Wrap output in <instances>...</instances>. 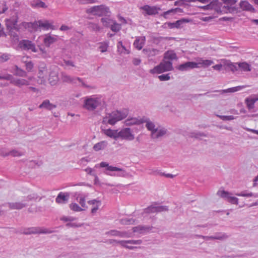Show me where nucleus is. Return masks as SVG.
<instances>
[{"label":"nucleus","mask_w":258,"mask_h":258,"mask_svg":"<svg viewBox=\"0 0 258 258\" xmlns=\"http://www.w3.org/2000/svg\"><path fill=\"white\" fill-rule=\"evenodd\" d=\"M69 197L68 193L60 192L55 199L56 202L58 204H65L68 202Z\"/></svg>","instance_id":"nucleus-21"},{"label":"nucleus","mask_w":258,"mask_h":258,"mask_svg":"<svg viewBox=\"0 0 258 258\" xmlns=\"http://www.w3.org/2000/svg\"><path fill=\"white\" fill-rule=\"evenodd\" d=\"M158 78L161 81H168V80H170V79L169 74H163V75L158 76Z\"/></svg>","instance_id":"nucleus-55"},{"label":"nucleus","mask_w":258,"mask_h":258,"mask_svg":"<svg viewBox=\"0 0 258 258\" xmlns=\"http://www.w3.org/2000/svg\"><path fill=\"white\" fill-rule=\"evenodd\" d=\"M226 66L232 72L237 71L239 69L238 63H232L229 61L227 62Z\"/></svg>","instance_id":"nucleus-39"},{"label":"nucleus","mask_w":258,"mask_h":258,"mask_svg":"<svg viewBox=\"0 0 258 258\" xmlns=\"http://www.w3.org/2000/svg\"><path fill=\"white\" fill-rule=\"evenodd\" d=\"M238 68L243 72H249L251 70V66L246 62L238 63Z\"/></svg>","instance_id":"nucleus-35"},{"label":"nucleus","mask_w":258,"mask_h":258,"mask_svg":"<svg viewBox=\"0 0 258 258\" xmlns=\"http://www.w3.org/2000/svg\"><path fill=\"white\" fill-rule=\"evenodd\" d=\"M181 11H182V10L178 8H175V9H172L170 10H168V11L164 12V16H165V17H166L167 15H169L171 13L174 14L177 13L181 12Z\"/></svg>","instance_id":"nucleus-50"},{"label":"nucleus","mask_w":258,"mask_h":258,"mask_svg":"<svg viewBox=\"0 0 258 258\" xmlns=\"http://www.w3.org/2000/svg\"><path fill=\"white\" fill-rule=\"evenodd\" d=\"M61 80L63 82L70 83L73 84H77L78 82L80 83L82 86L86 88H91V86L85 84L82 80V79L79 77H71V76L66 74L65 73H62L61 74Z\"/></svg>","instance_id":"nucleus-4"},{"label":"nucleus","mask_w":258,"mask_h":258,"mask_svg":"<svg viewBox=\"0 0 258 258\" xmlns=\"http://www.w3.org/2000/svg\"><path fill=\"white\" fill-rule=\"evenodd\" d=\"M10 55L8 53H4L0 56V61L4 62L8 61L10 59Z\"/></svg>","instance_id":"nucleus-56"},{"label":"nucleus","mask_w":258,"mask_h":258,"mask_svg":"<svg viewBox=\"0 0 258 258\" xmlns=\"http://www.w3.org/2000/svg\"><path fill=\"white\" fill-rule=\"evenodd\" d=\"M240 8L243 11H249L251 12H254V8L247 1H242L240 2Z\"/></svg>","instance_id":"nucleus-24"},{"label":"nucleus","mask_w":258,"mask_h":258,"mask_svg":"<svg viewBox=\"0 0 258 258\" xmlns=\"http://www.w3.org/2000/svg\"><path fill=\"white\" fill-rule=\"evenodd\" d=\"M52 77L53 78V80L51 81L50 75L49 74V84H51V85H54L57 82L58 80V78L57 76L55 74L54 76H52Z\"/></svg>","instance_id":"nucleus-59"},{"label":"nucleus","mask_w":258,"mask_h":258,"mask_svg":"<svg viewBox=\"0 0 258 258\" xmlns=\"http://www.w3.org/2000/svg\"><path fill=\"white\" fill-rule=\"evenodd\" d=\"M37 198L35 196L34 194H31L25 198L23 201L26 203V202L35 200Z\"/></svg>","instance_id":"nucleus-60"},{"label":"nucleus","mask_w":258,"mask_h":258,"mask_svg":"<svg viewBox=\"0 0 258 258\" xmlns=\"http://www.w3.org/2000/svg\"><path fill=\"white\" fill-rule=\"evenodd\" d=\"M23 155V153L19 152L16 150H13L11 151H9V156H12L13 157H19Z\"/></svg>","instance_id":"nucleus-51"},{"label":"nucleus","mask_w":258,"mask_h":258,"mask_svg":"<svg viewBox=\"0 0 258 258\" xmlns=\"http://www.w3.org/2000/svg\"><path fill=\"white\" fill-rule=\"evenodd\" d=\"M15 29L9 30V35L15 40L19 39V36L16 32L14 31Z\"/></svg>","instance_id":"nucleus-52"},{"label":"nucleus","mask_w":258,"mask_h":258,"mask_svg":"<svg viewBox=\"0 0 258 258\" xmlns=\"http://www.w3.org/2000/svg\"><path fill=\"white\" fill-rule=\"evenodd\" d=\"M118 51L120 53H125L127 51L125 46L123 45L122 41H119L117 43Z\"/></svg>","instance_id":"nucleus-48"},{"label":"nucleus","mask_w":258,"mask_h":258,"mask_svg":"<svg viewBox=\"0 0 258 258\" xmlns=\"http://www.w3.org/2000/svg\"><path fill=\"white\" fill-rule=\"evenodd\" d=\"M255 101L253 95L246 98L245 99L246 107L250 112H256L257 111Z\"/></svg>","instance_id":"nucleus-11"},{"label":"nucleus","mask_w":258,"mask_h":258,"mask_svg":"<svg viewBox=\"0 0 258 258\" xmlns=\"http://www.w3.org/2000/svg\"><path fill=\"white\" fill-rule=\"evenodd\" d=\"M106 234L122 238H127L131 237L130 234L128 232L126 231H120L116 230H112L109 231L106 233Z\"/></svg>","instance_id":"nucleus-16"},{"label":"nucleus","mask_w":258,"mask_h":258,"mask_svg":"<svg viewBox=\"0 0 258 258\" xmlns=\"http://www.w3.org/2000/svg\"><path fill=\"white\" fill-rule=\"evenodd\" d=\"M48 232V230L44 227H33L25 229L23 233L25 235H29L32 234H44L47 233Z\"/></svg>","instance_id":"nucleus-9"},{"label":"nucleus","mask_w":258,"mask_h":258,"mask_svg":"<svg viewBox=\"0 0 258 258\" xmlns=\"http://www.w3.org/2000/svg\"><path fill=\"white\" fill-rule=\"evenodd\" d=\"M195 68H197V64L196 63V62L193 61H187L177 67V69L182 72Z\"/></svg>","instance_id":"nucleus-14"},{"label":"nucleus","mask_w":258,"mask_h":258,"mask_svg":"<svg viewBox=\"0 0 258 258\" xmlns=\"http://www.w3.org/2000/svg\"><path fill=\"white\" fill-rule=\"evenodd\" d=\"M167 130L163 127H157L151 134V137L153 139H157L163 136L166 134Z\"/></svg>","instance_id":"nucleus-18"},{"label":"nucleus","mask_w":258,"mask_h":258,"mask_svg":"<svg viewBox=\"0 0 258 258\" xmlns=\"http://www.w3.org/2000/svg\"><path fill=\"white\" fill-rule=\"evenodd\" d=\"M103 133L107 136L114 140L118 139V131L117 130L106 129L103 131Z\"/></svg>","instance_id":"nucleus-26"},{"label":"nucleus","mask_w":258,"mask_h":258,"mask_svg":"<svg viewBox=\"0 0 258 258\" xmlns=\"http://www.w3.org/2000/svg\"><path fill=\"white\" fill-rule=\"evenodd\" d=\"M114 241L117 243L120 244L121 246L130 249H133L134 247L129 246L127 244H140L142 242V240H114Z\"/></svg>","instance_id":"nucleus-13"},{"label":"nucleus","mask_w":258,"mask_h":258,"mask_svg":"<svg viewBox=\"0 0 258 258\" xmlns=\"http://www.w3.org/2000/svg\"><path fill=\"white\" fill-rule=\"evenodd\" d=\"M224 237V234L222 233H219L216 234L215 236H203V237L206 240H209V239H222Z\"/></svg>","instance_id":"nucleus-46"},{"label":"nucleus","mask_w":258,"mask_h":258,"mask_svg":"<svg viewBox=\"0 0 258 258\" xmlns=\"http://www.w3.org/2000/svg\"><path fill=\"white\" fill-rule=\"evenodd\" d=\"M105 105L104 101L100 95L87 96L84 99L83 107L89 111H93L97 109H102Z\"/></svg>","instance_id":"nucleus-1"},{"label":"nucleus","mask_w":258,"mask_h":258,"mask_svg":"<svg viewBox=\"0 0 258 258\" xmlns=\"http://www.w3.org/2000/svg\"><path fill=\"white\" fill-rule=\"evenodd\" d=\"M143 123H146V127L149 131L151 132V134L157 127L154 122L146 117H143Z\"/></svg>","instance_id":"nucleus-19"},{"label":"nucleus","mask_w":258,"mask_h":258,"mask_svg":"<svg viewBox=\"0 0 258 258\" xmlns=\"http://www.w3.org/2000/svg\"><path fill=\"white\" fill-rule=\"evenodd\" d=\"M60 39L59 36L56 35H49V44L51 43H53L58 40Z\"/></svg>","instance_id":"nucleus-63"},{"label":"nucleus","mask_w":258,"mask_h":258,"mask_svg":"<svg viewBox=\"0 0 258 258\" xmlns=\"http://www.w3.org/2000/svg\"><path fill=\"white\" fill-rule=\"evenodd\" d=\"M19 46L21 49L24 50H31L33 52H37V49L34 43L29 40H22L19 43Z\"/></svg>","instance_id":"nucleus-8"},{"label":"nucleus","mask_w":258,"mask_h":258,"mask_svg":"<svg viewBox=\"0 0 258 258\" xmlns=\"http://www.w3.org/2000/svg\"><path fill=\"white\" fill-rule=\"evenodd\" d=\"M25 66L28 72H30L33 68V63L32 61L26 62Z\"/></svg>","instance_id":"nucleus-62"},{"label":"nucleus","mask_w":258,"mask_h":258,"mask_svg":"<svg viewBox=\"0 0 258 258\" xmlns=\"http://www.w3.org/2000/svg\"><path fill=\"white\" fill-rule=\"evenodd\" d=\"M128 114L126 109H123L121 111L114 110L110 113H107L103 117L102 123L104 124H109L114 125L117 122L125 118Z\"/></svg>","instance_id":"nucleus-2"},{"label":"nucleus","mask_w":258,"mask_h":258,"mask_svg":"<svg viewBox=\"0 0 258 258\" xmlns=\"http://www.w3.org/2000/svg\"><path fill=\"white\" fill-rule=\"evenodd\" d=\"M39 108H45L48 109V100H44L42 103L39 106Z\"/></svg>","instance_id":"nucleus-64"},{"label":"nucleus","mask_w":258,"mask_h":258,"mask_svg":"<svg viewBox=\"0 0 258 258\" xmlns=\"http://www.w3.org/2000/svg\"><path fill=\"white\" fill-rule=\"evenodd\" d=\"M143 52L148 57H152L158 55L159 51L155 48H145Z\"/></svg>","instance_id":"nucleus-28"},{"label":"nucleus","mask_w":258,"mask_h":258,"mask_svg":"<svg viewBox=\"0 0 258 258\" xmlns=\"http://www.w3.org/2000/svg\"><path fill=\"white\" fill-rule=\"evenodd\" d=\"M134 232H138L139 233H144L146 232H148L151 230V227L149 226L139 225L133 228Z\"/></svg>","instance_id":"nucleus-30"},{"label":"nucleus","mask_w":258,"mask_h":258,"mask_svg":"<svg viewBox=\"0 0 258 258\" xmlns=\"http://www.w3.org/2000/svg\"><path fill=\"white\" fill-rule=\"evenodd\" d=\"M143 10L149 15H155L158 13V9L156 7H151L148 5L144 6Z\"/></svg>","instance_id":"nucleus-31"},{"label":"nucleus","mask_w":258,"mask_h":258,"mask_svg":"<svg viewBox=\"0 0 258 258\" xmlns=\"http://www.w3.org/2000/svg\"><path fill=\"white\" fill-rule=\"evenodd\" d=\"M163 72H164V71L162 68L160 63L159 65L155 67L153 69L150 70V73L152 74H161Z\"/></svg>","instance_id":"nucleus-38"},{"label":"nucleus","mask_w":258,"mask_h":258,"mask_svg":"<svg viewBox=\"0 0 258 258\" xmlns=\"http://www.w3.org/2000/svg\"><path fill=\"white\" fill-rule=\"evenodd\" d=\"M42 163L41 162H38L36 160H32L28 163V165L29 167L34 168L36 166H39Z\"/></svg>","instance_id":"nucleus-54"},{"label":"nucleus","mask_w":258,"mask_h":258,"mask_svg":"<svg viewBox=\"0 0 258 258\" xmlns=\"http://www.w3.org/2000/svg\"><path fill=\"white\" fill-rule=\"evenodd\" d=\"M88 204L92 206L91 209V213L95 214L98 210L99 207L101 205V202L100 200L97 199H94L92 200L89 201Z\"/></svg>","instance_id":"nucleus-23"},{"label":"nucleus","mask_w":258,"mask_h":258,"mask_svg":"<svg viewBox=\"0 0 258 258\" xmlns=\"http://www.w3.org/2000/svg\"><path fill=\"white\" fill-rule=\"evenodd\" d=\"M11 84L20 88L22 86L29 85V82L25 79H16L14 77H13Z\"/></svg>","instance_id":"nucleus-25"},{"label":"nucleus","mask_w":258,"mask_h":258,"mask_svg":"<svg viewBox=\"0 0 258 258\" xmlns=\"http://www.w3.org/2000/svg\"><path fill=\"white\" fill-rule=\"evenodd\" d=\"M14 75L20 77H26L27 73L26 71L15 65L14 69Z\"/></svg>","instance_id":"nucleus-27"},{"label":"nucleus","mask_w":258,"mask_h":258,"mask_svg":"<svg viewBox=\"0 0 258 258\" xmlns=\"http://www.w3.org/2000/svg\"><path fill=\"white\" fill-rule=\"evenodd\" d=\"M120 223L124 225H130L134 224L135 223V220L133 218L130 217H126L124 218H122L120 220Z\"/></svg>","instance_id":"nucleus-37"},{"label":"nucleus","mask_w":258,"mask_h":258,"mask_svg":"<svg viewBox=\"0 0 258 258\" xmlns=\"http://www.w3.org/2000/svg\"><path fill=\"white\" fill-rule=\"evenodd\" d=\"M244 88V87L243 86H238L235 87L228 88L227 89L223 90V91L225 93L235 92L238 91Z\"/></svg>","instance_id":"nucleus-43"},{"label":"nucleus","mask_w":258,"mask_h":258,"mask_svg":"<svg viewBox=\"0 0 258 258\" xmlns=\"http://www.w3.org/2000/svg\"><path fill=\"white\" fill-rule=\"evenodd\" d=\"M77 201L80 204L81 206V208L84 209V210L87 208V206L86 205V200L84 197L82 196H78L77 197Z\"/></svg>","instance_id":"nucleus-40"},{"label":"nucleus","mask_w":258,"mask_h":258,"mask_svg":"<svg viewBox=\"0 0 258 258\" xmlns=\"http://www.w3.org/2000/svg\"><path fill=\"white\" fill-rule=\"evenodd\" d=\"M110 28L112 31L117 32L120 30L121 26L116 23H113V24L111 25Z\"/></svg>","instance_id":"nucleus-53"},{"label":"nucleus","mask_w":258,"mask_h":258,"mask_svg":"<svg viewBox=\"0 0 258 258\" xmlns=\"http://www.w3.org/2000/svg\"><path fill=\"white\" fill-rule=\"evenodd\" d=\"M145 41L146 37L145 36L138 37L134 42V45L138 50H141L143 47Z\"/></svg>","instance_id":"nucleus-20"},{"label":"nucleus","mask_w":258,"mask_h":258,"mask_svg":"<svg viewBox=\"0 0 258 258\" xmlns=\"http://www.w3.org/2000/svg\"><path fill=\"white\" fill-rule=\"evenodd\" d=\"M27 29L29 31H37V24L36 23V21H35L34 22H28V25L27 27Z\"/></svg>","instance_id":"nucleus-45"},{"label":"nucleus","mask_w":258,"mask_h":258,"mask_svg":"<svg viewBox=\"0 0 258 258\" xmlns=\"http://www.w3.org/2000/svg\"><path fill=\"white\" fill-rule=\"evenodd\" d=\"M100 167H105V174L110 176H116L123 177L126 175L125 171L121 168L109 166L108 163L105 162H101L100 163Z\"/></svg>","instance_id":"nucleus-3"},{"label":"nucleus","mask_w":258,"mask_h":258,"mask_svg":"<svg viewBox=\"0 0 258 258\" xmlns=\"http://www.w3.org/2000/svg\"><path fill=\"white\" fill-rule=\"evenodd\" d=\"M109 43L108 42H101L99 44V49L102 52H105L107 51Z\"/></svg>","instance_id":"nucleus-44"},{"label":"nucleus","mask_w":258,"mask_h":258,"mask_svg":"<svg viewBox=\"0 0 258 258\" xmlns=\"http://www.w3.org/2000/svg\"><path fill=\"white\" fill-rule=\"evenodd\" d=\"M13 76L9 74H5L4 75H0V80L10 81L11 84L13 79Z\"/></svg>","instance_id":"nucleus-47"},{"label":"nucleus","mask_w":258,"mask_h":258,"mask_svg":"<svg viewBox=\"0 0 258 258\" xmlns=\"http://www.w3.org/2000/svg\"><path fill=\"white\" fill-rule=\"evenodd\" d=\"M108 143L106 141H103L95 144L93 146V149L95 151H98L105 149Z\"/></svg>","instance_id":"nucleus-33"},{"label":"nucleus","mask_w":258,"mask_h":258,"mask_svg":"<svg viewBox=\"0 0 258 258\" xmlns=\"http://www.w3.org/2000/svg\"><path fill=\"white\" fill-rule=\"evenodd\" d=\"M160 64L164 72L171 71L173 69L172 62L171 61L163 60Z\"/></svg>","instance_id":"nucleus-29"},{"label":"nucleus","mask_w":258,"mask_h":258,"mask_svg":"<svg viewBox=\"0 0 258 258\" xmlns=\"http://www.w3.org/2000/svg\"><path fill=\"white\" fill-rule=\"evenodd\" d=\"M70 208L74 212H81L84 211V209L82 208L76 203H73L70 205Z\"/></svg>","instance_id":"nucleus-41"},{"label":"nucleus","mask_w":258,"mask_h":258,"mask_svg":"<svg viewBox=\"0 0 258 258\" xmlns=\"http://www.w3.org/2000/svg\"><path fill=\"white\" fill-rule=\"evenodd\" d=\"M189 20L186 19H182L179 20L177 21L175 23V27L176 28H179L180 27V25L183 22H189Z\"/></svg>","instance_id":"nucleus-57"},{"label":"nucleus","mask_w":258,"mask_h":258,"mask_svg":"<svg viewBox=\"0 0 258 258\" xmlns=\"http://www.w3.org/2000/svg\"><path fill=\"white\" fill-rule=\"evenodd\" d=\"M106 7L103 5L96 6L91 7L89 11L95 15H102L106 9Z\"/></svg>","instance_id":"nucleus-15"},{"label":"nucleus","mask_w":258,"mask_h":258,"mask_svg":"<svg viewBox=\"0 0 258 258\" xmlns=\"http://www.w3.org/2000/svg\"><path fill=\"white\" fill-rule=\"evenodd\" d=\"M31 6L32 7L36 8H44L47 7L46 4L40 0H33L31 2Z\"/></svg>","instance_id":"nucleus-36"},{"label":"nucleus","mask_w":258,"mask_h":258,"mask_svg":"<svg viewBox=\"0 0 258 258\" xmlns=\"http://www.w3.org/2000/svg\"><path fill=\"white\" fill-rule=\"evenodd\" d=\"M37 24V30H48V21H43L42 20H39L36 21Z\"/></svg>","instance_id":"nucleus-34"},{"label":"nucleus","mask_w":258,"mask_h":258,"mask_svg":"<svg viewBox=\"0 0 258 258\" xmlns=\"http://www.w3.org/2000/svg\"><path fill=\"white\" fill-rule=\"evenodd\" d=\"M127 141H132L134 139V135L131 132L130 128H124L118 131V139Z\"/></svg>","instance_id":"nucleus-10"},{"label":"nucleus","mask_w":258,"mask_h":258,"mask_svg":"<svg viewBox=\"0 0 258 258\" xmlns=\"http://www.w3.org/2000/svg\"><path fill=\"white\" fill-rule=\"evenodd\" d=\"M235 195L239 196V197H254L256 198L257 197L256 195H254V194H252V192H248L247 191H243L239 193H236Z\"/></svg>","instance_id":"nucleus-42"},{"label":"nucleus","mask_w":258,"mask_h":258,"mask_svg":"<svg viewBox=\"0 0 258 258\" xmlns=\"http://www.w3.org/2000/svg\"><path fill=\"white\" fill-rule=\"evenodd\" d=\"M217 116L219 117L221 120L224 121L226 120H232L236 119L237 117L234 116L233 115H217Z\"/></svg>","instance_id":"nucleus-49"},{"label":"nucleus","mask_w":258,"mask_h":258,"mask_svg":"<svg viewBox=\"0 0 258 258\" xmlns=\"http://www.w3.org/2000/svg\"><path fill=\"white\" fill-rule=\"evenodd\" d=\"M217 195L232 204L237 205L238 204V199L236 197H232V194L231 193L225 190H219L217 192Z\"/></svg>","instance_id":"nucleus-7"},{"label":"nucleus","mask_w":258,"mask_h":258,"mask_svg":"<svg viewBox=\"0 0 258 258\" xmlns=\"http://www.w3.org/2000/svg\"><path fill=\"white\" fill-rule=\"evenodd\" d=\"M0 155L4 157L8 156H9V151L5 148L1 149H0Z\"/></svg>","instance_id":"nucleus-58"},{"label":"nucleus","mask_w":258,"mask_h":258,"mask_svg":"<svg viewBox=\"0 0 258 258\" xmlns=\"http://www.w3.org/2000/svg\"><path fill=\"white\" fill-rule=\"evenodd\" d=\"M168 210V207L165 206H150L144 210L143 215L148 213L161 212L167 211Z\"/></svg>","instance_id":"nucleus-12"},{"label":"nucleus","mask_w":258,"mask_h":258,"mask_svg":"<svg viewBox=\"0 0 258 258\" xmlns=\"http://www.w3.org/2000/svg\"><path fill=\"white\" fill-rule=\"evenodd\" d=\"M164 60L169 59L171 61L173 60H177V57L176 54L173 50H168L164 54Z\"/></svg>","instance_id":"nucleus-32"},{"label":"nucleus","mask_w":258,"mask_h":258,"mask_svg":"<svg viewBox=\"0 0 258 258\" xmlns=\"http://www.w3.org/2000/svg\"><path fill=\"white\" fill-rule=\"evenodd\" d=\"M18 16L17 15L13 16L11 18L6 20V26L8 30L15 29L17 31H20V27H18L17 23Z\"/></svg>","instance_id":"nucleus-6"},{"label":"nucleus","mask_w":258,"mask_h":258,"mask_svg":"<svg viewBox=\"0 0 258 258\" xmlns=\"http://www.w3.org/2000/svg\"><path fill=\"white\" fill-rule=\"evenodd\" d=\"M143 123V117L142 118H137V117H131L128 118L125 120V124L126 125L130 126L136 124H140Z\"/></svg>","instance_id":"nucleus-22"},{"label":"nucleus","mask_w":258,"mask_h":258,"mask_svg":"<svg viewBox=\"0 0 258 258\" xmlns=\"http://www.w3.org/2000/svg\"><path fill=\"white\" fill-rule=\"evenodd\" d=\"M4 207H8L10 210H20L28 206L27 203L24 202L23 200L15 202H8L3 204Z\"/></svg>","instance_id":"nucleus-5"},{"label":"nucleus","mask_w":258,"mask_h":258,"mask_svg":"<svg viewBox=\"0 0 258 258\" xmlns=\"http://www.w3.org/2000/svg\"><path fill=\"white\" fill-rule=\"evenodd\" d=\"M28 25V22H22L19 25H18V27H20V31L22 30H24L25 29H27V27Z\"/></svg>","instance_id":"nucleus-61"},{"label":"nucleus","mask_w":258,"mask_h":258,"mask_svg":"<svg viewBox=\"0 0 258 258\" xmlns=\"http://www.w3.org/2000/svg\"><path fill=\"white\" fill-rule=\"evenodd\" d=\"M197 62L196 63L197 64V68H199L201 67L206 68L214 63V62L212 60L210 59H204L202 58H198Z\"/></svg>","instance_id":"nucleus-17"}]
</instances>
